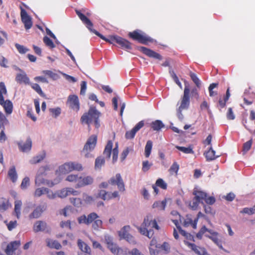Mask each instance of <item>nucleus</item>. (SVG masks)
<instances>
[{
	"label": "nucleus",
	"instance_id": "c9c22d12",
	"mask_svg": "<svg viewBox=\"0 0 255 255\" xmlns=\"http://www.w3.org/2000/svg\"><path fill=\"white\" fill-rule=\"evenodd\" d=\"M8 175L13 182H15L16 181L17 176L14 166L9 169L8 172Z\"/></svg>",
	"mask_w": 255,
	"mask_h": 255
},
{
	"label": "nucleus",
	"instance_id": "603ef678",
	"mask_svg": "<svg viewBox=\"0 0 255 255\" xmlns=\"http://www.w3.org/2000/svg\"><path fill=\"white\" fill-rule=\"evenodd\" d=\"M252 143V139H251L243 144V151L244 153H246L251 149Z\"/></svg>",
	"mask_w": 255,
	"mask_h": 255
},
{
	"label": "nucleus",
	"instance_id": "bf43d9fd",
	"mask_svg": "<svg viewBox=\"0 0 255 255\" xmlns=\"http://www.w3.org/2000/svg\"><path fill=\"white\" fill-rule=\"evenodd\" d=\"M240 213L242 214L252 215L255 213V208H254V207L251 208H245L240 211Z\"/></svg>",
	"mask_w": 255,
	"mask_h": 255
},
{
	"label": "nucleus",
	"instance_id": "2f4dec72",
	"mask_svg": "<svg viewBox=\"0 0 255 255\" xmlns=\"http://www.w3.org/2000/svg\"><path fill=\"white\" fill-rule=\"evenodd\" d=\"M113 147V142L112 140H109L105 146L103 152L104 155L107 158H110L111 154Z\"/></svg>",
	"mask_w": 255,
	"mask_h": 255
},
{
	"label": "nucleus",
	"instance_id": "6e6d98bb",
	"mask_svg": "<svg viewBox=\"0 0 255 255\" xmlns=\"http://www.w3.org/2000/svg\"><path fill=\"white\" fill-rule=\"evenodd\" d=\"M207 231H208V229L206 228L205 226H203L202 227V228L200 229L198 233L196 234V237L198 239H201L202 238L203 235L207 232Z\"/></svg>",
	"mask_w": 255,
	"mask_h": 255
},
{
	"label": "nucleus",
	"instance_id": "79ce46f5",
	"mask_svg": "<svg viewBox=\"0 0 255 255\" xmlns=\"http://www.w3.org/2000/svg\"><path fill=\"white\" fill-rule=\"evenodd\" d=\"M155 184L162 189H167V184L162 178L157 179Z\"/></svg>",
	"mask_w": 255,
	"mask_h": 255
},
{
	"label": "nucleus",
	"instance_id": "7c9ffc66",
	"mask_svg": "<svg viewBox=\"0 0 255 255\" xmlns=\"http://www.w3.org/2000/svg\"><path fill=\"white\" fill-rule=\"evenodd\" d=\"M204 154L206 160L208 161L214 160L219 156V155H215V151L213 149L212 147H210L209 149Z\"/></svg>",
	"mask_w": 255,
	"mask_h": 255
},
{
	"label": "nucleus",
	"instance_id": "69168bd1",
	"mask_svg": "<svg viewBox=\"0 0 255 255\" xmlns=\"http://www.w3.org/2000/svg\"><path fill=\"white\" fill-rule=\"evenodd\" d=\"M119 150L118 145L117 143L116 146L113 150V160L114 162L116 161L118 157Z\"/></svg>",
	"mask_w": 255,
	"mask_h": 255
},
{
	"label": "nucleus",
	"instance_id": "774afa93",
	"mask_svg": "<svg viewBox=\"0 0 255 255\" xmlns=\"http://www.w3.org/2000/svg\"><path fill=\"white\" fill-rule=\"evenodd\" d=\"M60 226L62 228H68L69 229H71V221L70 220L61 222L60 223Z\"/></svg>",
	"mask_w": 255,
	"mask_h": 255
},
{
	"label": "nucleus",
	"instance_id": "423d86ee",
	"mask_svg": "<svg viewBox=\"0 0 255 255\" xmlns=\"http://www.w3.org/2000/svg\"><path fill=\"white\" fill-rule=\"evenodd\" d=\"M128 36L132 40L137 41L138 42L143 44L146 45L149 43H152L153 42V39L152 38L139 29L129 32Z\"/></svg>",
	"mask_w": 255,
	"mask_h": 255
},
{
	"label": "nucleus",
	"instance_id": "09e8293b",
	"mask_svg": "<svg viewBox=\"0 0 255 255\" xmlns=\"http://www.w3.org/2000/svg\"><path fill=\"white\" fill-rule=\"evenodd\" d=\"M35 184L38 186L42 184H47V181L42 177L41 175H38L35 178Z\"/></svg>",
	"mask_w": 255,
	"mask_h": 255
},
{
	"label": "nucleus",
	"instance_id": "864d4df0",
	"mask_svg": "<svg viewBox=\"0 0 255 255\" xmlns=\"http://www.w3.org/2000/svg\"><path fill=\"white\" fill-rule=\"evenodd\" d=\"M105 159L103 157H98L95 160V168H101L105 163Z\"/></svg>",
	"mask_w": 255,
	"mask_h": 255
},
{
	"label": "nucleus",
	"instance_id": "e2e57ef3",
	"mask_svg": "<svg viewBox=\"0 0 255 255\" xmlns=\"http://www.w3.org/2000/svg\"><path fill=\"white\" fill-rule=\"evenodd\" d=\"M49 111L55 118L58 117L61 114V109L59 107L50 109Z\"/></svg>",
	"mask_w": 255,
	"mask_h": 255
},
{
	"label": "nucleus",
	"instance_id": "473e14b6",
	"mask_svg": "<svg viewBox=\"0 0 255 255\" xmlns=\"http://www.w3.org/2000/svg\"><path fill=\"white\" fill-rule=\"evenodd\" d=\"M22 206V202L21 200H15L14 201V211L16 217L19 219L21 214V208Z\"/></svg>",
	"mask_w": 255,
	"mask_h": 255
},
{
	"label": "nucleus",
	"instance_id": "b1692460",
	"mask_svg": "<svg viewBox=\"0 0 255 255\" xmlns=\"http://www.w3.org/2000/svg\"><path fill=\"white\" fill-rule=\"evenodd\" d=\"M198 222V219L192 220L191 215H187L186 218L183 222V226L184 227H188L190 225L192 226L193 229H196L197 224Z\"/></svg>",
	"mask_w": 255,
	"mask_h": 255
},
{
	"label": "nucleus",
	"instance_id": "6e6552de",
	"mask_svg": "<svg viewBox=\"0 0 255 255\" xmlns=\"http://www.w3.org/2000/svg\"><path fill=\"white\" fill-rule=\"evenodd\" d=\"M108 184L112 185H117L120 191L124 192L125 190V184L120 173H117L115 176L111 178L108 183L104 182L101 183L99 187L100 188H106L108 186Z\"/></svg>",
	"mask_w": 255,
	"mask_h": 255
},
{
	"label": "nucleus",
	"instance_id": "37998d69",
	"mask_svg": "<svg viewBox=\"0 0 255 255\" xmlns=\"http://www.w3.org/2000/svg\"><path fill=\"white\" fill-rule=\"evenodd\" d=\"M179 169V164L176 162H174L170 167L169 172L171 174H173L174 173L177 174Z\"/></svg>",
	"mask_w": 255,
	"mask_h": 255
},
{
	"label": "nucleus",
	"instance_id": "1a4fd4ad",
	"mask_svg": "<svg viewBox=\"0 0 255 255\" xmlns=\"http://www.w3.org/2000/svg\"><path fill=\"white\" fill-rule=\"evenodd\" d=\"M59 171L62 174H66L73 170L81 171L83 167L81 164L76 162L64 163L59 167Z\"/></svg>",
	"mask_w": 255,
	"mask_h": 255
},
{
	"label": "nucleus",
	"instance_id": "2eb2a0df",
	"mask_svg": "<svg viewBox=\"0 0 255 255\" xmlns=\"http://www.w3.org/2000/svg\"><path fill=\"white\" fill-rule=\"evenodd\" d=\"M144 126L143 121L138 122L135 127L131 130L127 131L125 134V137L128 139H131L134 138L136 133Z\"/></svg>",
	"mask_w": 255,
	"mask_h": 255
},
{
	"label": "nucleus",
	"instance_id": "20e7f679",
	"mask_svg": "<svg viewBox=\"0 0 255 255\" xmlns=\"http://www.w3.org/2000/svg\"><path fill=\"white\" fill-rule=\"evenodd\" d=\"M100 115V113L95 108H90L88 113H85L81 117V122L82 124H86L89 126L94 122L95 127L98 128L100 126L99 120Z\"/></svg>",
	"mask_w": 255,
	"mask_h": 255
},
{
	"label": "nucleus",
	"instance_id": "5fc2aeb1",
	"mask_svg": "<svg viewBox=\"0 0 255 255\" xmlns=\"http://www.w3.org/2000/svg\"><path fill=\"white\" fill-rule=\"evenodd\" d=\"M226 117L228 120H234L235 119V115L234 114L233 109L229 108L226 113Z\"/></svg>",
	"mask_w": 255,
	"mask_h": 255
},
{
	"label": "nucleus",
	"instance_id": "6ab92c4d",
	"mask_svg": "<svg viewBox=\"0 0 255 255\" xmlns=\"http://www.w3.org/2000/svg\"><path fill=\"white\" fill-rule=\"evenodd\" d=\"M20 245V241H13L8 244L5 249V253L7 255H12L13 252L17 250Z\"/></svg>",
	"mask_w": 255,
	"mask_h": 255
},
{
	"label": "nucleus",
	"instance_id": "49530a36",
	"mask_svg": "<svg viewBox=\"0 0 255 255\" xmlns=\"http://www.w3.org/2000/svg\"><path fill=\"white\" fill-rule=\"evenodd\" d=\"M218 83H213L210 85L208 89H209V95L210 97H213V96L217 95V92H214L213 91V89L217 87L218 86Z\"/></svg>",
	"mask_w": 255,
	"mask_h": 255
},
{
	"label": "nucleus",
	"instance_id": "ea45409f",
	"mask_svg": "<svg viewBox=\"0 0 255 255\" xmlns=\"http://www.w3.org/2000/svg\"><path fill=\"white\" fill-rule=\"evenodd\" d=\"M8 124V121L5 116L1 113H0V128L5 129L4 126Z\"/></svg>",
	"mask_w": 255,
	"mask_h": 255
},
{
	"label": "nucleus",
	"instance_id": "9b49d317",
	"mask_svg": "<svg viewBox=\"0 0 255 255\" xmlns=\"http://www.w3.org/2000/svg\"><path fill=\"white\" fill-rule=\"evenodd\" d=\"M67 104L70 108L76 112H78L79 110L80 104L79 99L78 96L75 95H71L69 96Z\"/></svg>",
	"mask_w": 255,
	"mask_h": 255
},
{
	"label": "nucleus",
	"instance_id": "a19ab883",
	"mask_svg": "<svg viewBox=\"0 0 255 255\" xmlns=\"http://www.w3.org/2000/svg\"><path fill=\"white\" fill-rule=\"evenodd\" d=\"M176 148L178 149L179 150L183 152L184 153L186 154H189L194 153V151L193 150V148L191 146H189L188 147H183V146H176Z\"/></svg>",
	"mask_w": 255,
	"mask_h": 255
},
{
	"label": "nucleus",
	"instance_id": "4d7b16f0",
	"mask_svg": "<svg viewBox=\"0 0 255 255\" xmlns=\"http://www.w3.org/2000/svg\"><path fill=\"white\" fill-rule=\"evenodd\" d=\"M201 202L197 199H195V198L194 197L192 200V202L190 203L189 206L191 208L192 210H195L197 209L199 203Z\"/></svg>",
	"mask_w": 255,
	"mask_h": 255
},
{
	"label": "nucleus",
	"instance_id": "8fccbe9b",
	"mask_svg": "<svg viewBox=\"0 0 255 255\" xmlns=\"http://www.w3.org/2000/svg\"><path fill=\"white\" fill-rule=\"evenodd\" d=\"M43 42L45 45L50 48H53L55 47V44L49 37L45 36L43 37Z\"/></svg>",
	"mask_w": 255,
	"mask_h": 255
},
{
	"label": "nucleus",
	"instance_id": "f704fd0d",
	"mask_svg": "<svg viewBox=\"0 0 255 255\" xmlns=\"http://www.w3.org/2000/svg\"><path fill=\"white\" fill-rule=\"evenodd\" d=\"M166 205V201L164 200L162 201H156L153 205V208H157L160 210H164L165 206Z\"/></svg>",
	"mask_w": 255,
	"mask_h": 255
},
{
	"label": "nucleus",
	"instance_id": "4c0bfd02",
	"mask_svg": "<svg viewBox=\"0 0 255 255\" xmlns=\"http://www.w3.org/2000/svg\"><path fill=\"white\" fill-rule=\"evenodd\" d=\"M83 199L82 201L83 202V205L86 204H91L94 201V198L91 196H89L88 194L86 193H84L83 194Z\"/></svg>",
	"mask_w": 255,
	"mask_h": 255
},
{
	"label": "nucleus",
	"instance_id": "dca6fc26",
	"mask_svg": "<svg viewBox=\"0 0 255 255\" xmlns=\"http://www.w3.org/2000/svg\"><path fill=\"white\" fill-rule=\"evenodd\" d=\"M93 178L91 176L84 177L79 176L78 183L76 184L75 187L78 188L91 185L93 183Z\"/></svg>",
	"mask_w": 255,
	"mask_h": 255
},
{
	"label": "nucleus",
	"instance_id": "aec40b11",
	"mask_svg": "<svg viewBox=\"0 0 255 255\" xmlns=\"http://www.w3.org/2000/svg\"><path fill=\"white\" fill-rule=\"evenodd\" d=\"M188 246L198 255H208V252L204 247L197 246L195 244L188 243Z\"/></svg>",
	"mask_w": 255,
	"mask_h": 255
},
{
	"label": "nucleus",
	"instance_id": "a18cd8bd",
	"mask_svg": "<svg viewBox=\"0 0 255 255\" xmlns=\"http://www.w3.org/2000/svg\"><path fill=\"white\" fill-rule=\"evenodd\" d=\"M31 87L34 89L39 95L44 97L45 96L44 93L42 91L40 87L38 84L34 83L31 85Z\"/></svg>",
	"mask_w": 255,
	"mask_h": 255
},
{
	"label": "nucleus",
	"instance_id": "58836bf2",
	"mask_svg": "<svg viewBox=\"0 0 255 255\" xmlns=\"http://www.w3.org/2000/svg\"><path fill=\"white\" fill-rule=\"evenodd\" d=\"M152 147V142L151 140H148L145 146V156L148 157L151 153Z\"/></svg>",
	"mask_w": 255,
	"mask_h": 255
},
{
	"label": "nucleus",
	"instance_id": "f257e3e1",
	"mask_svg": "<svg viewBox=\"0 0 255 255\" xmlns=\"http://www.w3.org/2000/svg\"><path fill=\"white\" fill-rule=\"evenodd\" d=\"M76 13L78 16L79 18L82 21V22L85 25L86 27L91 31L95 33L96 35L100 37L103 40H104L106 42H108L111 44L117 43V40L119 36L118 35H112L110 36L109 38H106L102 34L100 33L96 30L93 28V24L91 21L87 18L84 14H83L80 10L78 9L75 10Z\"/></svg>",
	"mask_w": 255,
	"mask_h": 255
},
{
	"label": "nucleus",
	"instance_id": "f03ea898",
	"mask_svg": "<svg viewBox=\"0 0 255 255\" xmlns=\"http://www.w3.org/2000/svg\"><path fill=\"white\" fill-rule=\"evenodd\" d=\"M99 218V216L96 213L92 212L87 215H82L79 216L77 221L79 224L89 225L92 224L93 229L95 231H99L103 226V222Z\"/></svg>",
	"mask_w": 255,
	"mask_h": 255
},
{
	"label": "nucleus",
	"instance_id": "4be33fe9",
	"mask_svg": "<svg viewBox=\"0 0 255 255\" xmlns=\"http://www.w3.org/2000/svg\"><path fill=\"white\" fill-rule=\"evenodd\" d=\"M117 40V43L120 45L121 48L126 50H130L132 49L131 43L128 40L119 36L118 39Z\"/></svg>",
	"mask_w": 255,
	"mask_h": 255
},
{
	"label": "nucleus",
	"instance_id": "ddd939ff",
	"mask_svg": "<svg viewBox=\"0 0 255 255\" xmlns=\"http://www.w3.org/2000/svg\"><path fill=\"white\" fill-rule=\"evenodd\" d=\"M138 50L147 56L149 57L153 58L159 60H162V57L159 53L153 51L151 49L143 46H139L137 48Z\"/></svg>",
	"mask_w": 255,
	"mask_h": 255
},
{
	"label": "nucleus",
	"instance_id": "f8f14e48",
	"mask_svg": "<svg viewBox=\"0 0 255 255\" xmlns=\"http://www.w3.org/2000/svg\"><path fill=\"white\" fill-rule=\"evenodd\" d=\"M20 16L21 21L24 24V27L26 29H30L32 25V22L31 18L28 15L26 11L20 7Z\"/></svg>",
	"mask_w": 255,
	"mask_h": 255
},
{
	"label": "nucleus",
	"instance_id": "7ed1b4c3",
	"mask_svg": "<svg viewBox=\"0 0 255 255\" xmlns=\"http://www.w3.org/2000/svg\"><path fill=\"white\" fill-rule=\"evenodd\" d=\"M152 228L159 229V226L155 220H152L151 215H147L144 218L140 227L138 228L139 232L143 235L151 238L153 234Z\"/></svg>",
	"mask_w": 255,
	"mask_h": 255
},
{
	"label": "nucleus",
	"instance_id": "c03bdc74",
	"mask_svg": "<svg viewBox=\"0 0 255 255\" xmlns=\"http://www.w3.org/2000/svg\"><path fill=\"white\" fill-rule=\"evenodd\" d=\"M190 76L192 80L196 85V86L198 88H200L201 86V82L199 78L197 77V75L194 73L190 72Z\"/></svg>",
	"mask_w": 255,
	"mask_h": 255
},
{
	"label": "nucleus",
	"instance_id": "680f3d73",
	"mask_svg": "<svg viewBox=\"0 0 255 255\" xmlns=\"http://www.w3.org/2000/svg\"><path fill=\"white\" fill-rule=\"evenodd\" d=\"M152 163H149L148 161H143L142 162V170L143 172L147 171L152 166Z\"/></svg>",
	"mask_w": 255,
	"mask_h": 255
},
{
	"label": "nucleus",
	"instance_id": "4468645a",
	"mask_svg": "<svg viewBox=\"0 0 255 255\" xmlns=\"http://www.w3.org/2000/svg\"><path fill=\"white\" fill-rule=\"evenodd\" d=\"M108 249L115 255H127L128 253V249L127 248H120L116 244L113 243L107 247Z\"/></svg>",
	"mask_w": 255,
	"mask_h": 255
},
{
	"label": "nucleus",
	"instance_id": "a878e982",
	"mask_svg": "<svg viewBox=\"0 0 255 255\" xmlns=\"http://www.w3.org/2000/svg\"><path fill=\"white\" fill-rule=\"evenodd\" d=\"M78 247L79 249L87 254L90 255L91 254V249L90 247L81 239H78L77 241Z\"/></svg>",
	"mask_w": 255,
	"mask_h": 255
},
{
	"label": "nucleus",
	"instance_id": "a211bd4d",
	"mask_svg": "<svg viewBox=\"0 0 255 255\" xmlns=\"http://www.w3.org/2000/svg\"><path fill=\"white\" fill-rule=\"evenodd\" d=\"M33 229L35 233H37L39 232L49 231L47 223L43 221H36L34 224Z\"/></svg>",
	"mask_w": 255,
	"mask_h": 255
},
{
	"label": "nucleus",
	"instance_id": "338daca9",
	"mask_svg": "<svg viewBox=\"0 0 255 255\" xmlns=\"http://www.w3.org/2000/svg\"><path fill=\"white\" fill-rule=\"evenodd\" d=\"M43 73L53 79H55L58 77L57 74L53 73L50 70H45L43 71Z\"/></svg>",
	"mask_w": 255,
	"mask_h": 255
},
{
	"label": "nucleus",
	"instance_id": "0e129e2a",
	"mask_svg": "<svg viewBox=\"0 0 255 255\" xmlns=\"http://www.w3.org/2000/svg\"><path fill=\"white\" fill-rule=\"evenodd\" d=\"M46 188H39L35 190L34 192V196L40 197L42 195L45 194Z\"/></svg>",
	"mask_w": 255,
	"mask_h": 255
},
{
	"label": "nucleus",
	"instance_id": "393cba45",
	"mask_svg": "<svg viewBox=\"0 0 255 255\" xmlns=\"http://www.w3.org/2000/svg\"><path fill=\"white\" fill-rule=\"evenodd\" d=\"M15 80L19 84H29V79L25 73L17 74L15 77Z\"/></svg>",
	"mask_w": 255,
	"mask_h": 255
},
{
	"label": "nucleus",
	"instance_id": "3c124183",
	"mask_svg": "<svg viewBox=\"0 0 255 255\" xmlns=\"http://www.w3.org/2000/svg\"><path fill=\"white\" fill-rule=\"evenodd\" d=\"M15 46L18 50V52L20 54H25L29 51L28 48L18 43H15Z\"/></svg>",
	"mask_w": 255,
	"mask_h": 255
},
{
	"label": "nucleus",
	"instance_id": "052dcab7",
	"mask_svg": "<svg viewBox=\"0 0 255 255\" xmlns=\"http://www.w3.org/2000/svg\"><path fill=\"white\" fill-rule=\"evenodd\" d=\"M29 185V178L28 177L24 178L20 185L21 188L25 189Z\"/></svg>",
	"mask_w": 255,
	"mask_h": 255
},
{
	"label": "nucleus",
	"instance_id": "9d476101",
	"mask_svg": "<svg viewBox=\"0 0 255 255\" xmlns=\"http://www.w3.org/2000/svg\"><path fill=\"white\" fill-rule=\"evenodd\" d=\"M130 227L129 225L125 226L119 232L118 235L120 239H124L129 243L135 245L136 242L134 238L129 233Z\"/></svg>",
	"mask_w": 255,
	"mask_h": 255
},
{
	"label": "nucleus",
	"instance_id": "5701e85b",
	"mask_svg": "<svg viewBox=\"0 0 255 255\" xmlns=\"http://www.w3.org/2000/svg\"><path fill=\"white\" fill-rule=\"evenodd\" d=\"M20 150L22 152L29 151L31 148L32 141L29 137L25 143L19 142L18 143Z\"/></svg>",
	"mask_w": 255,
	"mask_h": 255
},
{
	"label": "nucleus",
	"instance_id": "e433bc0d",
	"mask_svg": "<svg viewBox=\"0 0 255 255\" xmlns=\"http://www.w3.org/2000/svg\"><path fill=\"white\" fill-rule=\"evenodd\" d=\"M70 201L71 203H72L75 207H80L83 205V202L82 199L79 198H70Z\"/></svg>",
	"mask_w": 255,
	"mask_h": 255
},
{
	"label": "nucleus",
	"instance_id": "c756f323",
	"mask_svg": "<svg viewBox=\"0 0 255 255\" xmlns=\"http://www.w3.org/2000/svg\"><path fill=\"white\" fill-rule=\"evenodd\" d=\"M193 194L195 196V199L198 200L202 203H203L202 200H205L207 195L206 192L198 190H194Z\"/></svg>",
	"mask_w": 255,
	"mask_h": 255
},
{
	"label": "nucleus",
	"instance_id": "cd10ccee",
	"mask_svg": "<svg viewBox=\"0 0 255 255\" xmlns=\"http://www.w3.org/2000/svg\"><path fill=\"white\" fill-rule=\"evenodd\" d=\"M47 246L51 249L59 250L62 248L61 244L56 240H53L50 239L46 240Z\"/></svg>",
	"mask_w": 255,
	"mask_h": 255
},
{
	"label": "nucleus",
	"instance_id": "c85d7f7f",
	"mask_svg": "<svg viewBox=\"0 0 255 255\" xmlns=\"http://www.w3.org/2000/svg\"><path fill=\"white\" fill-rule=\"evenodd\" d=\"M207 237L211 239L219 247L220 249L227 252V251L224 249L222 245L223 241L222 239L219 237V235H216L215 236H207Z\"/></svg>",
	"mask_w": 255,
	"mask_h": 255
},
{
	"label": "nucleus",
	"instance_id": "13d9d810",
	"mask_svg": "<svg viewBox=\"0 0 255 255\" xmlns=\"http://www.w3.org/2000/svg\"><path fill=\"white\" fill-rule=\"evenodd\" d=\"M68 195V188H64L58 192V196L60 198H65Z\"/></svg>",
	"mask_w": 255,
	"mask_h": 255
},
{
	"label": "nucleus",
	"instance_id": "0eeeda50",
	"mask_svg": "<svg viewBox=\"0 0 255 255\" xmlns=\"http://www.w3.org/2000/svg\"><path fill=\"white\" fill-rule=\"evenodd\" d=\"M97 142V135H92L89 137L81 151L82 154H83L85 157L90 158L93 157L91 152L95 149Z\"/></svg>",
	"mask_w": 255,
	"mask_h": 255
},
{
	"label": "nucleus",
	"instance_id": "72a5a7b5",
	"mask_svg": "<svg viewBox=\"0 0 255 255\" xmlns=\"http://www.w3.org/2000/svg\"><path fill=\"white\" fill-rule=\"evenodd\" d=\"M151 128L154 130L159 131L164 127V125L160 120H156L151 124Z\"/></svg>",
	"mask_w": 255,
	"mask_h": 255
},
{
	"label": "nucleus",
	"instance_id": "f3484780",
	"mask_svg": "<svg viewBox=\"0 0 255 255\" xmlns=\"http://www.w3.org/2000/svg\"><path fill=\"white\" fill-rule=\"evenodd\" d=\"M119 196L118 191H115L113 193L108 192L104 190H101L99 193L98 197L101 198L104 200H108L112 198H116Z\"/></svg>",
	"mask_w": 255,
	"mask_h": 255
},
{
	"label": "nucleus",
	"instance_id": "412c9836",
	"mask_svg": "<svg viewBox=\"0 0 255 255\" xmlns=\"http://www.w3.org/2000/svg\"><path fill=\"white\" fill-rule=\"evenodd\" d=\"M46 209V206L45 205L37 206L34 211L29 215L30 219H36L39 218L42 212Z\"/></svg>",
	"mask_w": 255,
	"mask_h": 255
},
{
	"label": "nucleus",
	"instance_id": "bb28decb",
	"mask_svg": "<svg viewBox=\"0 0 255 255\" xmlns=\"http://www.w3.org/2000/svg\"><path fill=\"white\" fill-rule=\"evenodd\" d=\"M230 97V93L229 88L227 90L226 95L224 96L223 99L220 98L218 101V105L217 106L218 108L221 110V109L224 108L225 107L226 103L228 101L229 98Z\"/></svg>",
	"mask_w": 255,
	"mask_h": 255
},
{
	"label": "nucleus",
	"instance_id": "de8ad7c7",
	"mask_svg": "<svg viewBox=\"0 0 255 255\" xmlns=\"http://www.w3.org/2000/svg\"><path fill=\"white\" fill-rule=\"evenodd\" d=\"M79 176L76 174H70L69 175L66 180L69 182H75L78 183Z\"/></svg>",
	"mask_w": 255,
	"mask_h": 255
},
{
	"label": "nucleus",
	"instance_id": "39448f33",
	"mask_svg": "<svg viewBox=\"0 0 255 255\" xmlns=\"http://www.w3.org/2000/svg\"><path fill=\"white\" fill-rule=\"evenodd\" d=\"M190 92V90L189 85L186 82H185L183 96L181 98L180 105L177 111V117L181 121H182L184 118V116L182 114V111L184 110L188 109L189 107Z\"/></svg>",
	"mask_w": 255,
	"mask_h": 255
}]
</instances>
